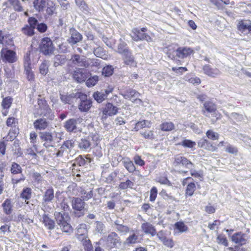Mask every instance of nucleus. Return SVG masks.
I'll use <instances>...</instances> for the list:
<instances>
[{
	"instance_id": "nucleus-1",
	"label": "nucleus",
	"mask_w": 251,
	"mask_h": 251,
	"mask_svg": "<svg viewBox=\"0 0 251 251\" xmlns=\"http://www.w3.org/2000/svg\"><path fill=\"white\" fill-rule=\"evenodd\" d=\"M54 216L57 225L63 232L68 235L73 233V228L70 224V217L68 213L56 211L54 213Z\"/></svg>"
},
{
	"instance_id": "nucleus-2",
	"label": "nucleus",
	"mask_w": 251,
	"mask_h": 251,
	"mask_svg": "<svg viewBox=\"0 0 251 251\" xmlns=\"http://www.w3.org/2000/svg\"><path fill=\"white\" fill-rule=\"evenodd\" d=\"M56 132L44 131L39 132V138L41 142L43 143V146L46 149L53 147L58 141L57 140V135Z\"/></svg>"
},
{
	"instance_id": "nucleus-3",
	"label": "nucleus",
	"mask_w": 251,
	"mask_h": 251,
	"mask_svg": "<svg viewBox=\"0 0 251 251\" xmlns=\"http://www.w3.org/2000/svg\"><path fill=\"white\" fill-rule=\"evenodd\" d=\"M147 30L146 27L133 28L131 35L132 39L136 42L143 40H146L148 42H152V39L146 33Z\"/></svg>"
},
{
	"instance_id": "nucleus-4",
	"label": "nucleus",
	"mask_w": 251,
	"mask_h": 251,
	"mask_svg": "<svg viewBox=\"0 0 251 251\" xmlns=\"http://www.w3.org/2000/svg\"><path fill=\"white\" fill-rule=\"evenodd\" d=\"M75 146V141L73 139L64 141L61 146L56 153L57 157L66 156L68 157L69 155L72 152Z\"/></svg>"
},
{
	"instance_id": "nucleus-5",
	"label": "nucleus",
	"mask_w": 251,
	"mask_h": 251,
	"mask_svg": "<svg viewBox=\"0 0 251 251\" xmlns=\"http://www.w3.org/2000/svg\"><path fill=\"white\" fill-rule=\"evenodd\" d=\"M38 105L37 110L39 115L46 117L50 120L53 119L54 116L51 114V110L45 99H38Z\"/></svg>"
},
{
	"instance_id": "nucleus-6",
	"label": "nucleus",
	"mask_w": 251,
	"mask_h": 251,
	"mask_svg": "<svg viewBox=\"0 0 251 251\" xmlns=\"http://www.w3.org/2000/svg\"><path fill=\"white\" fill-rule=\"evenodd\" d=\"M120 236L115 232H111L108 234L105 239V247L108 250L117 248L121 244Z\"/></svg>"
},
{
	"instance_id": "nucleus-7",
	"label": "nucleus",
	"mask_w": 251,
	"mask_h": 251,
	"mask_svg": "<svg viewBox=\"0 0 251 251\" xmlns=\"http://www.w3.org/2000/svg\"><path fill=\"white\" fill-rule=\"evenodd\" d=\"M39 49L40 52L45 55L52 54L54 48L51 40L49 37L42 38L39 45Z\"/></svg>"
},
{
	"instance_id": "nucleus-8",
	"label": "nucleus",
	"mask_w": 251,
	"mask_h": 251,
	"mask_svg": "<svg viewBox=\"0 0 251 251\" xmlns=\"http://www.w3.org/2000/svg\"><path fill=\"white\" fill-rule=\"evenodd\" d=\"M0 53L1 59L4 63H13L17 60L16 52L8 49L7 47H3Z\"/></svg>"
},
{
	"instance_id": "nucleus-9",
	"label": "nucleus",
	"mask_w": 251,
	"mask_h": 251,
	"mask_svg": "<svg viewBox=\"0 0 251 251\" xmlns=\"http://www.w3.org/2000/svg\"><path fill=\"white\" fill-rule=\"evenodd\" d=\"M82 122L81 118H71L67 120L64 125V127L68 132L76 133L79 131L78 125Z\"/></svg>"
},
{
	"instance_id": "nucleus-10",
	"label": "nucleus",
	"mask_w": 251,
	"mask_h": 251,
	"mask_svg": "<svg viewBox=\"0 0 251 251\" xmlns=\"http://www.w3.org/2000/svg\"><path fill=\"white\" fill-rule=\"evenodd\" d=\"M72 205L73 209L78 212H75V217H80L83 216L84 213L82 210L84 208L85 202L79 198L73 197L72 201Z\"/></svg>"
},
{
	"instance_id": "nucleus-11",
	"label": "nucleus",
	"mask_w": 251,
	"mask_h": 251,
	"mask_svg": "<svg viewBox=\"0 0 251 251\" xmlns=\"http://www.w3.org/2000/svg\"><path fill=\"white\" fill-rule=\"evenodd\" d=\"M119 108L112 103L107 102L104 106L101 109L102 116V118L106 119L107 117L114 116L118 112Z\"/></svg>"
},
{
	"instance_id": "nucleus-12",
	"label": "nucleus",
	"mask_w": 251,
	"mask_h": 251,
	"mask_svg": "<svg viewBox=\"0 0 251 251\" xmlns=\"http://www.w3.org/2000/svg\"><path fill=\"white\" fill-rule=\"evenodd\" d=\"M77 97L80 100L78 105L79 110L81 112L88 111L92 105L91 100L87 99V95L81 93H78Z\"/></svg>"
},
{
	"instance_id": "nucleus-13",
	"label": "nucleus",
	"mask_w": 251,
	"mask_h": 251,
	"mask_svg": "<svg viewBox=\"0 0 251 251\" xmlns=\"http://www.w3.org/2000/svg\"><path fill=\"white\" fill-rule=\"evenodd\" d=\"M173 165L175 167L182 166L188 169H192L194 165L186 157L180 155H176L174 158Z\"/></svg>"
},
{
	"instance_id": "nucleus-14",
	"label": "nucleus",
	"mask_w": 251,
	"mask_h": 251,
	"mask_svg": "<svg viewBox=\"0 0 251 251\" xmlns=\"http://www.w3.org/2000/svg\"><path fill=\"white\" fill-rule=\"evenodd\" d=\"M70 35L67 41L72 46L80 42L83 38L82 35L74 28L70 29Z\"/></svg>"
},
{
	"instance_id": "nucleus-15",
	"label": "nucleus",
	"mask_w": 251,
	"mask_h": 251,
	"mask_svg": "<svg viewBox=\"0 0 251 251\" xmlns=\"http://www.w3.org/2000/svg\"><path fill=\"white\" fill-rule=\"evenodd\" d=\"M76 237L81 241L85 238H88L87 225L85 224L79 225L76 228Z\"/></svg>"
},
{
	"instance_id": "nucleus-16",
	"label": "nucleus",
	"mask_w": 251,
	"mask_h": 251,
	"mask_svg": "<svg viewBox=\"0 0 251 251\" xmlns=\"http://www.w3.org/2000/svg\"><path fill=\"white\" fill-rule=\"evenodd\" d=\"M40 221L48 229L52 230L55 227V224L54 221L50 217L49 214H46L45 212L41 216Z\"/></svg>"
},
{
	"instance_id": "nucleus-17",
	"label": "nucleus",
	"mask_w": 251,
	"mask_h": 251,
	"mask_svg": "<svg viewBox=\"0 0 251 251\" xmlns=\"http://www.w3.org/2000/svg\"><path fill=\"white\" fill-rule=\"evenodd\" d=\"M54 190L52 188H50L46 190L43 196L42 205L46 209L48 204L51 202L54 199Z\"/></svg>"
},
{
	"instance_id": "nucleus-18",
	"label": "nucleus",
	"mask_w": 251,
	"mask_h": 251,
	"mask_svg": "<svg viewBox=\"0 0 251 251\" xmlns=\"http://www.w3.org/2000/svg\"><path fill=\"white\" fill-rule=\"evenodd\" d=\"M231 239L232 242L238 244V246H242L247 242V235L242 232H236L231 236Z\"/></svg>"
},
{
	"instance_id": "nucleus-19",
	"label": "nucleus",
	"mask_w": 251,
	"mask_h": 251,
	"mask_svg": "<svg viewBox=\"0 0 251 251\" xmlns=\"http://www.w3.org/2000/svg\"><path fill=\"white\" fill-rule=\"evenodd\" d=\"M86 58V57L78 54H73L71 55L69 61L74 66L84 68Z\"/></svg>"
},
{
	"instance_id": "nucleus-20",
	"label": "nucleus",
	"mask_w": 251,
	"mask_h": 251,
	"mask_svg": "<svg viewBox=\"0 0 251 251\" xmlns=\"http://www.w3.org/2000/svg\"><path fill=\"white\" fill-rule=\"evenodd\" d=\"M31 63L29 56H27L25 58L24 67L25 74L27 79L30 81H34L35 76L33 72L31 71L30 67Z\"/></svg>"
},
{
	"instance_id": "nucleus-21",
	"label": "nucleus",
	"mask_w": 251,
	"mask_h": 251,
	"mask_svg": "<svg viewBox=\"0 0 251 251\" xmlns=\"http://www.w3.org/2000/svg\"><path fill=\"white\" fill-rule=\"evenodd\" d=\"M74 78L78 82H83L87 78V73L84 69L78 68L73 74Z\"/></svg>"
},
{
	"instance_id": "nucleus-22",
	"label": "nucleus",
	"mask_w": 251,
	"mask_h": 251,
	"mask_svg": "<svg viewBox=\"0 0 251 251\" xmlns=\"http://www.w3.org/2000/svg\"><path fill=\"white\" fill-rule=\"evenodd\" d=\"M3 5V6L5 5L7 8L12 7L17 12H23L24 11V7L19 0H7Z\"/></svg>"
},
{
	"instance_id": "nucleus-23",
	"label": "nucleus",
	"mask_w": 251,
	"mask_h": 251,
	"mask_svg": "<svg viewBox=\"0 0 251 251\" xmlns=\"http://www.w3.org/2000/svg\"><path fill=\"white\" fill-rule=\"evenodd\" d=\"M199 147L204 149L211 151H214L217 150V147L213 145V143L208 140L202 138L198 142Z\"/></svg>"
},
{
	"instance_id": "nucleus-24",
	"label": "nucleus",
	"mask_w": 251,
	"mask_h": 251,
	"mask_svg": "<svg viewBox=\"0 0 251 251\" xmlns=\"http://www.w3.org/2000/svg\"><path fill=\"white\" fill-rule=\"evenodd\" d=\"M91 160V158L89 157V155H80L75 159L74 165L77 164L79 166L87 168L90 165Z\"/></svg>"
},
{
	"instance_id": "nucleus-25",
	"label": "nucleus",
	"mask_w": 251,
	"mask_h": 251,
	"mask_svg": "<svg viewBox=\"0 0 251 251\" xmlns=\"http://www.w3.org/2000/svg\"><path fill=\"white\" fill-rule=\"evenodd\" d=\"M238 29L243 33H251V21L242 20L238 23Z\"/></svg>"
},
{
	"instance_id": "nucleus-26",
	"label": "nucleus",
	"mask_w": 251,
	"mask_h": 251,
	"mask_svg": "<svg viewBox=\"0 0 251 251\" xmlns=\"http://www.w3.org/2000/svg\"><path fill=\"white\" fill-rule=\"evenodd\" d=\"M91 142L89 137L81 138L78 142V147L82 151H89L91 149Z\"/></svg>"
},
{
	"instance_id": "nucleus-27",
	"label": "nucleus",
	"mask_w": 251,
	"mask_h": 251,
	"mask_svg": "<svg viewBox=\"0 0 251 251\" xmlns=\"http://www.w3.org/2000/svg\"><path fill=\"white\" fill-rule=\"evenodd\" d=\"M100 60L94 58H86L84 68L94 70L100 68Z\"/></svg>"
},
{
	"instance_id": "nucleus-28",
	"label": "nucleus",
	"mask_w": 251,
	"mask_h": 251,
	"mask_svg": "<svg viewBox=\"0 0 251 251\" xmlns=\"http://www.w3.org/2000/svg\"><path fill=\"white\" fill-rule=\"evenodd\" d=\"M157 236L164 245L170 248H172L174 246L173 240L171 238H167L162 231L158 232Z\"/></svg>"
},
{
	"instance_id": "nucleus-29",
	"label": "nucleus",
	"mask_w": 251,
	"mask_h": 251,
	"mask_svg": "<svg viewBox=\"0 0 251 251\" xmlns=\"http://www.w3.org/2000/svg\"><path fill=\"white\" fill-rule=\"evenodd\" d=\"M193 50L190 48L180 47L176 50V56L180 58L187 57L192 53Z\"/></svg>"
},
{
	"instance_id": "nucleus-30",
	"label": "nucleus",
	"mask_w": 251,
	"mask_h": 251,
	"mask_svg": "<svg viewBox=\"0 0 251 251\" xmlns=\"http://www.w3.org/2000/svg\"><path fill=\"white\" fill-rule=\"evenodd\" d=\"M141 228L146 234H151L152 236L157 235L154 226L150 223H143L141 225Z\"/></svg>"
},
{
	"instance_id": "nucleus-31",
	"label": "nucleus",
	"mask_w": 251,
	"mask_h": 251,
	"mask_svg": "<svg viewBox=\"0 0 251 251\" xmlns=\"http://www.w3.org/2000/svg\"><path fill=\"white\" fill-rule=\"evenodd\" d=\"M49 123L45 118H40L34 121L33 126L36 130H45L49 126Z\"/></svg>"
},
{
	"instance_id": "nucleus-32",
	"label": "nucleus",
	"mask_w": 251,
	"mask_h": 251,
	"mask_svg": "<svg viewBox=\"0 0 251 251\" xmlns=\"http://www.w3.org/2000/svg\"><path fill=\"white\" fill-rule=\"evenodd\" d=\"M204 73L211 77H216L220 74V71L217 68H212L209 65H206L203 67Z\"/></svg>"
},
{
	"instance_id": "nucleus-33",
	"label": "nucleus",
	"mask_w": 251,
	"mask_h": 251,
	"mask_svg": "<svg viewBox=\"0 0 251 251\" xmlns=\"http://www.w3.org/2000/svg\"><path fill=\"white\" fill-rule=\"evenodd\" d=\"M0 44L3 47H7L13 45V41L9 36L5 34L0 29Z\"/></svg>"
},
{
	"instance_id": "nucleus-34",
	"label": "nucleus",
	"mask_w": 251,
	"mask_h": 251,
	"mask_svg": "<svg viewBox=\"0 0 251 251\" xmlns=\"http://www.w3.org/2000/svg\"><path fill=\"white\" fill-rule=\"evenodd\" d=\"M122 95L126 99L134 100L140 96V94L136 90L129 88L125 91Z\"/></svg>"
},
{
	"instance_id": "nucleus-35",
	"label": "nucleus",
	"mask_w": 251,
	"mask_h": 251,
	"mask_svg": "<svg viewBox=\"0 0 251 251\" xmlns=\"http://www.w3.org/2000/svg\"><path fill=\"white\" fill-rule=\"evenodd\" d=\"M47 3V1L45 0H33V6L36 11L41 12L44 11Z\"/></svg>"
},
{
	"instance_id": "nucleus-36",
	"label": "nucleus",
	"mask_w": 251,
	"mask_h": 251,
	"mask_svg": "<svg viewBox=\"0 0 251 251\" xmlns=\"http://www.w3.org/2000/svg\"><path fill=\"white\" fill-rule=\"evenodd\" d=\"M124 166L129 173H133L136 171V167L133 162L128 158H124L122 161Z\"/></svg>"
},
{
	"instance_id": "nucleus-37",
	"label": "nucleus",
	"mask_w": 251,
	"mask_h": 251,
	"mask_svg": "<svg viewBox=\"0 0 251 251\" xmlns=\"http://www.w3.org/2000/svg\"><path fill=\"white\" fill-rule=\"evenodd\" d=\"M3 212L6 215H10L12 211L13 205L10 199H7L2 204Z\"/></svg>"
},
{
	"instance_id": "nucleus-38",
	"label": "nucleus",
	"mask_w": 251,
	"mask_h": 251,
	"mask_svg": "<svg viewBox=\"0 0 251 251\" xmlns=\"http://www.w3.org/2000/svg\"><path fill=\"white\" fill-rule=\"evenodd\" d=\"M46 7H47L46 10V14L49 16H52L56 10L55 3L50 0H47Z\"/></svg>"
},
{
	"instance_id": "nucleus-39",
	"label": "nucleus",
	"mask_w": 251,
	"mask_h": 251,
	"mask_svg": "<svg viewBox=\"0 0 251 251\" xmlns=\"http://www.w3.org/2000/svg\"><path fill=\"white\" fill-rule=\"evenodd\" d=\"M78 94H72L70 95L60 94V99L61 101L66 104H71L73 102V99L77 97Z\"/></svg>"
},
{
	"instance_id": "nucleus-40",
	"label": "nucleus",
	"mask_w": 251,
	"mask_h": 251,
	"mask_svg": "<svg viewBox=\"0 0 251 251\" xmlns=\"http://www.w3.org/2000/svg\"><path fill=\"white\" fill-rule=\"evenodd\" d=\"M93 96L94 99L99 103L102 102L107 97L106 94H105L103 91L95 92L93 94Z\"/></svg>"
},
{
	"instance_id": "nucleus-41",
	"label": "nucleus",
	"mask_w": 251,
	"mask_h": 251,
	"mask_svg": "<svg viewBox=\"0 0 251 251\" xmlns=\"http://www.w3.org/2000/svg\"><path fill=\"white\" fill-rule=\"evenodd\" d=\"M196 189V186L195 183L190 182L188 183L185 190L186 197L192 196Z\"/></svg>"
},
{
	"instance_id": "nucleus-42",
	"label": "nucleus",
	"mask_w": 251,
	"mask_h": 251,
	"mask_svg": "<svg viewBox=\"0 0 251 251\" xmlns=\"http://www.w3.org/2000/svg\"><path fill=\"white\" fill-rule=\"evenodd\" d=\"M10 172L13 176L19 174L21 175L22 174V169L19 164L15 162H13L11 165Z\"/></svg>"
},
{
	"instance_id": "nucleus-43",
	"label": "nucleus",
	"mask_w": 251,
	"mask_h": 251,
	"mask_svg": "<svg viewBox=\"0 0 251 251\" xmlns=\"http://www.w3.org/2000/svg\"><path fill=\"white\" fill-rule=\"evenodd\" d=\"M160 128L164 131H169L173 130L175 128V125L172 122H164L160 125Z\"/></svg>"
},
{
	"instance_id": "nucleus-44",
	"label": "nucleus",
	"mask_w": 251,
	"mask_h": 251,
	"mask_svg": "<svg viewBox=\"0 0 251 251\" xmlns=\"http://www.w3.org/2000/svg\"><path fill=\"white\" fill-rule=\"evenodd\" d=\"M31 192L32 190L30 188L26 187L24 188L21 194V197L25 199V201H26V200H28L31 198Z\"/></svg>"
},
{
	"instance_id": "nucleus-45",
	"label": "nucleus",
	"mask_w": 251,
	"mask_h": 251,
	"mask_svg": "<svg viewBox=\"0 0 251 251\" xmlns=\"http://www.w3.org/2000/svg\"><path fill=\"white\" fill-rule=\"evenodd\" d=\"M138 239V235L136 234L134 231L126 239L125 243L128 245L135 244Z\"/></svg>"
},
{
	"instance_id": "nucleus-46",
	"label": "nucleus",
	"mask_w": 251,
	"mask_h": 251,
	"mask_svg": "<svg viewBox=\"0 0 251 251\" xmlns=\"http://www.w3.org/2000/svg\"><path fill=\"white\" fill-rule=\"evenodd\" d=\"M22 33L25 35L32 36L34 34V30L28 25H25L22 29Z\"/></svg>"
},
{
	"instance_id": "nucleus-47",
	"label": "nucleus",
	"mask_w": 251,
	"mask_h": 251,
	"mask_svg": "<svg viewBox=\"0 0 251 251\" xmlns=\"http://www.w3.org/2000/svg\"><path fill=\"white\" fill-rule=\"evenodd\" d=\"M116 230L122 235H126L130 231V228L126 225L123 224L121 225H118V227H116Z\"/></svg>"
},
{
	"instance_id": "nucleus-48",
	"label": "nucleus",
	"mask_w": 251,
	"mask_h": 251,
	"mask_svg": "<svg viewBox=\"0 0 251 251\" xmlns=\"http://www.w3.org/2000/svg\"><path fill=\"white\" fill-rule=\"evenodd\" d=\"M128 49H129L127 47V44L121 39L120 40V42L118 45L117 52L121 54L123 52Z\"/></svg>"
},
{
	"instance_id": "nucleus-49",
	"label": "nucleus",
	"mask_w": 251,
	"mask_h": 251,
	"mask_svg": "<svg viewBox=\"0 0 251 251\" xmlns=\"http://www.w3.org/2000/svg\"><path fill=\"white\" fill-rule=\"evenodd\" d=\"M80 242L84 246L85 251H94L93 247L89 238H85Z\"/></svg>"
},
{
	"instance_id": "nucleus-50",
	"label": "nucleus",
	"mask_w": 251,
	"mask_h": 251,
	"mask_svg": "<svg viewBox=\"0 0 251 251\" xmlns=\"http://www.w3.org/2000/svg\"><path fill=\"white\" fill-rule=\"evenodd\" d=\"M12 99L10 97H7L3 99L1 102V106L3 109H8L12 104Z\"/></svg>"
},
{
	"instance_id": "nucleus-51",
	"label": "nucleus",
	"mask_w": 251,
	"mask_h": 251,
	"mask_svg": "<svg viewBox=\"0 0 251 251\" xmlns=\"http://www.w3.org/2000/svg\"><path fill=\"white\" fill-rule=\"evenodd\" d=\"M175 227L179 232H184L188 230V227L182 222H177L175 223Z\"/></svg>"
},
{
	"instance_id": "nucleus-52",
	"label": "nucleus",
	"mask_w": 251,
	"mask_h": 251,
	"mask_svg": "<svg viewBox=\"0 0 251 251\" xmlns=\"http://www.w3.org/2000/svg\"><path fill=\"white\" fill-rule=\"evenodd\" d=\"M95 231L100 234H104L105 231L104 225L101 222L97 221L96 223Z\"/></svg>"
},
{
	"instance_id": "nucleus-53",
	"label": "nucleus",
	"mask_w": 251,
	"mask_h": 251,
	"mask_svg": "<svg viewBox=\"0 0 251 251\" xmlns=\"http://www.w3.org/2000/svg\"><path fill=\"white\" fill-rule=\"evenodd\" d=\"M204 107L205 110L209 113H212L216 110L215 105L210 101L205 102L204 104Z\"/></svg>"
},
{
	"instance_id": "nucleus-54",
	"label": "nucleus",
	"mask_w": 251,
	"mask_h": 251,
	"mask_svg": "<svg viewBox=\"0 0 251 251\" xmlns=\"http://www.w3.org/2000/svg\"><path fill=\"white\" fill-rule=\"evenodd\" d=\"M66 57L64 55H56L54 57V65L57 66L60 64L65 63Z\"/></svg>"
},
{
	"instance_id": "nucleus-55",
	"label": "nucleus",
	"mask_w": 251,
	"mask_h": 251,
	"mask_svg": "<svg viewBox=\"0 0 251 251\" xmlns=\"http://www.w3.org/2000/svg\"><path fill=\"white\" fill-rule=\"evenodd\" d=\"M145 139L152 140L155 139V136L152 130H146L140 133Z\"/></svg>"
},
{
	"instance_id": "nucleus-56",
	"label": "nucleus",
	"mask_w": 251,
	"mask_h": 251,
	"mask_svg": "<svg viewBox=\"0 0 251 251\" xmlns=\"http://www.w3.org/2000/svg\"><path fill=\"white\" fill-rule=\"evenodd\" d=\"M99 81V77L97 75H94L89 77L86 82L87 86L90 87L95 86Z\"/></svg>"
},
{
	"instance_id": "nucleus-57",
	"label": "nucleus",
	"mask_w": 251,
	"mask_h": 251,
	"mask_svg": "<svg viewBox=\"0 0 251 251\" xmlns=\"http://www.w3.org/2000/svg\"><path fill=\"white\" fill-rule=\"evenodd\" d=\"M80 195L83 201H88L89 199L92 198L93 196V191L90 190L89 192H87L85 190H82L80 191Z\"/></svg>"
},
{
	"instance_id": "nucleus-58",
	"label": "nucleus",
	"mask_w": 251,
	"mask_h": 251,
	"mask_svg": "<svg viewBox=\"0 0 251 251\" xmlns=\"http://www.w3.org/2000/svg\"><path fill=\"white\" fill-rule=\"evenodd\" d=\"M225 114L227 117L232 120H236L237 121H242L244 119L243 116L237 113L233 112L230 114V116L227 112H225Z\"/></svg>"
},
{
	"instance_id": "nucleus-59",
	"label": "nucleus",
	"mask_w": 251,
	"mask_h": 251,
	"mask_svg": "<svg viewBox=\"0 0 251 251\" xmlns=\"http://www.w3.org/2000/svg\"><path fill=\"white\" fill-rule=\"evenodd\" d=\"M217 243L219 244L223 245L225 247H227L228 246V241L224 235H219L217 237Z\"/></svg>"
},
{
	"instance_id": "nucleus-60",
	"label": "nucleus",
	"mask_w": 251,
	"mask_h": 251,
	"mask_svg": "<svg viewBox=\"0 0 251 251\" xmlns=\"http://www.w3.org/2000/svg\"><path fill=\"white\" fill-rule=\"evenodd\" d=\"M113 73V68L112 66L108 65L102 69V74L105 76H109Z\"/></svg>"
},
{
	"instance_id": "nucleus-61",
	"label": "nucleus",
	"mask_w": 251,
	"mask_h": 251,
	"mask_svg": "<svg viewBox=\"0 0 251 251\" xmlns=\"http://www.w3.org/2000/svg\"><path fill=\"white\" fill-rule=\"evenodd\" d=\"M49 65L47 61H44L39 67L40 73L43 75H46L48 72Z\"/></svg>"
},
{
	"instance_id": "nucleus-62",
	"label": "nucleus",
	"mask_w": 251,
	"mask_h": 251,
	"mask_svg": "<svg viewBox=\"0 0 251 251\" xmlns=\"http://www.w3.org/2000/svg\"><path fill=\"white\" fill-rule=\"evenodd\" d=\"M134 185V183L131 180L127 179L126 182H122L119 184V188L121 189H126L128 188H131Z\"/></svg>"
},
{
	"instance_id": "nucleus-63",
	"label": "nucleus",
	"mask_w": 251,
	"mask_h": 251,
	"mask_svg": "<svg viewBox=\"0 0 251 251\" xmlns=\"http://www.w3.org/2000/svg\"><path fill=\"white\" fill-rule=\"evenodd\" d=\"M25 180V177L23 174H21L19 177H16L15 176H12L11 177V181L12 184L13 185V187H16L18 183Z\"/></svg>"
},
{
	"instance_id": "nucleus-64",
	"label": "nucleus",
	"mask_w": 251,
	"mask_h": 251,
	"mask_svg": "<svg viewBox=\"0 0 251 251\" xmlns=\"http://www.w3.org/2000/svg\"><path fill=\"white\" fill-rule=\"evenodd\" d=\"M207 138L212 140H217L219 139V134L211 130H208L206 133Z\"/></svg>"
}]
</instances>
